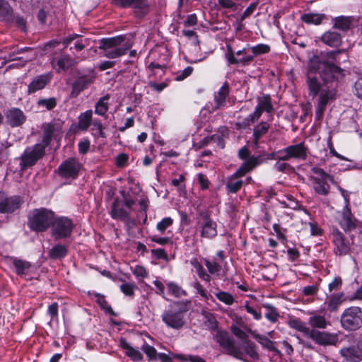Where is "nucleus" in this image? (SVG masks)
<instances>
[{"label":"nucleus","mask_w":362,"mask_h":362,"mask_svg":"<svg viewBox=\"0 0 362 362\" xmlns=\"http://www.w3.org/2000/svg\"><path fill=\"white\" fill-rule=\"evenodd\" d=\"M345 76V70L341 66L314 55L309 59L305 71L308 95L312 99L315 98L323 87L337 89Z\"/></svg>","instance_id":"obj_1"},{"label":"nucleus","mask_w":362,"mask_h":362,"mask_svg":"<svg viewBox=\"0 0 362 362\" xmlns=\"http://www.w3.org/2000/svg\"><path fill=\"white\" fill-rule=\"evenodd\" d=\"M126 40L125 35L102 38L100 40L99 49L103 51V56L107 58L121 57L125 55L132 47V43Z\"/></svg>","instance_id":"obj_2"},{"label":"nucleus","mask_w":362,"mask_h":362,"mask_svg":"<svg viewBox=\"0 0 362 362\" xmlns=\"http://www.w3.org/2000/svg\"><path fill=\"white\" fill-rule=\"evenodd\" d=\"M189 310L188 301H175L162 315V321L167 327L174 329H181L186 323L185 315Z\"/></svg>","instance_id":"obj_3"},{"label":"nucleus","mask_w":362,"mask_h":362,"mask_svg":"<svg viewBox=\"0 0 362 362\" xmlns=\"http://www.w3.org/2000/svg\"><path fill=\"white\" fill-rule=\"evenodd\" d=\"M55 213L45 207H40L32 210L28 216V226L31 231L35 233L46 232L49 228Z\"/></svg>","instance_id":"obj_4"},{"label":"nucleus","mask_w":362,"mask_h":362,"mask_svg":"<svg viewBox=\"0 0 362 362\" xmlns=\"http://www.w3.org/2000/svg\"><path fill=\"white\" fill-rule=\"evenodd\" d=\"M251 55L237 58L235 57V51L230 45H226V52L225 59L228 65H240L246 66L250 65L255 57L262 54H268L271 51V47L269 45L259 43L255 46H250Z\"/></svg>","instance_id":"obj_5"},{"label":"nucleus","mask_w":362,"mask_h":362,"mask_svg":"<svg viewBox=\"0 0 362 362\" xmlns=\"http://www.w3.org/2000/svg\"><path fill=\"white\" fill-rule=\"evenodd\" d=\"M111 3L121 9H131L134 18L139 21L147 18L154 7L151 0H111Z\"/></svg>","instance_id":"obj_6"},{"label":"nucleus","mask_w":362,"mask_h":362,"mask_svg":"<svg viewBox=\"0 0 362 362\" xmlns=\"http://www.w3.org/2000/svg\"><path fill=\"white\" fill-rule=\"evenodd\" d=\"M214 339L223 349L224 354L243 362H250L244 357V352L235 345V340L227 331L223 329L217 330Z\"/></svg>","instance_id":"obj_7"},{"label":"nucleus","mask_w":362,"mask_h":362,"mask_svg":"<svg viewBox=\"0 0 362 362\" xmlns=\"http://www.w3.org/2000/svg\"><path fill=\"white\" fill-rule=\"evenodd\" d=\"M342 329L347 332H355L362 327V309L358 306H350L340 316Z\"/></svg>","instance_id":"obj_8"},{"label":"nucleus","mask_w":362,"mask_h":362,"mask_svg":"<svg viewBox=\"0 0 362 362\" xmlns=\"http://www.w3.org/2000/svg\"><path fill=\"white\" fill-rule=\"evenodd\" d=\"M74 223L72 219L66 216H54V221L51 225V234L55 240L66 239L71 237Z\"/></svg>","instance_id":"obj_9"},{"label":"nucleus","mask_w":362,"mask_h":362,"mask_svg":"<svg viewBox=\"0 0 362 362\" xmlns=\"http://www.w3.org/2000/svg\"><path fill=\"white\" fill-rule=\"evenodd\" d=\"M46 147L40 143L35 144L31 147H27L22 153L20 160V168L25 170L34 166L39 160L45 155Z\"/></svg>","instance_id":"obj_10"},{"label":"nucleus","mask_w":362,"mask_h":362,"mask_svg":"<svg viewBox=\"0 0 362 362\" xmlns=\"http://www.w3.org/2000/svg\"><path fill=\"white\" fill-rule=\"evenodd\" d=\"M311 172L315 175V176L311 177L315 192L320 195H328L330 191V186L328 181L333 182V176L317 166L313 167Z\"/></svg>","instance_id":"obj_11"},{"label":"nucleus","mask_w":362,"mask_h":362,"mask_svg":"<svg viewBox=\"0 0 362 362\" xmlns=\"http://www.w3.org/2000/svg\"><path fill=\"white\" fill-rule=\"evenodd\" d=\"M82 168V164L75 157H70L62 162L56 170L58 175L65 180H76Z\"/></svg>","instance_id":"obj_12"},{"label":"nucleus","mask_w":362,"mask_h":362,"mask_svg":"<svg viewBox=\"0 0 362 362\" xmlns=\"http://www.w3.org/2000/svg\"><path fill=\"white\" fill-rule=\"evenodd\" d=\"M337 90L334 88H321L317 97V105L315 108V119L320 120L322 119L327 106L334 101L337 98Z\"/></svg>","instance_id":"obj_13"},{"label":"nucleus","mask_w":362,"mask_h":362,"mask_svg":"<svg viewBox=\"0 0 362 362\" xmlns=\"http://www.w3.org/2000/svg\"><path fill=\"white\" fill-rule=\"evenodd\" d=\"M330 236L333 244V251L336 255L344 256L349 253L351 243L344 234L336 226L330 229Z\"/></svg>","instance_id":"obj_14"},{"label":"nucleus","mask_w":362,"mask_h":362,"mask_svg":"<svg viewBox=\"0 0 362 362\" xmlns=\"http://www.w3.org/2000/svg\"><path fill=\"white\" fill-rule=\"evenodd\" d=\"M308 338L312 339L316 344L323 346H337L339 342V334L326 331H320L312 329Z\"/></svg>","instance_id":"obj_15"},{"label":"nucleus","mask_w":362,"mask_h":362,"mask_svg":"<svg viewBox=\"0 0 362 362\" xmlns=\"http://www.w3.org/2000/svg\"><path fill=\"white\" fill-rule=\"evenodd\" d=\"M22 204L19 196H8L5 192L0 191V214H11L18 210Z\"/></svg>","instance_id":"obj_16"},{"label":"nucleus","mask_w":362,"mask_h":362,"mask_svg":"<svg viewBox=\"0 0 362 362\" xmlns=\"http://www.w3.org/2000/svg\"><path fill=\"white\" fill-rule=\"evenodd\" d=\"M6 124L11 128L21 127L26 121L27 117L18 107L8 109L4 113Z\"/></svg>","instance_id":"obj_17"},{"label":"nucleus","mask_w":362,"mask_h":362,"mask_svg":"<svg viewBox=\"0 0 362 362\" xmlns=\"http://www.w3.org/2000/svg\"><path fill=\"white\" fill-rule=\"evenodd\" d=\"M52 79V74L50 72L35 76L28 85V94H34L37 91L43 90L50 83Z\"/></svg>","instance_id":"obj_18"},{"label":"nucleus","mask_w":362,"mask_h":362,"mask_svg":"<svg viewBox=\"0 0 362 362\" xmlns=\"http://www.w3.org/2000/svg\"><path fill=\"white\" fill-rule=\"evenodd\" d=\"M95 81L93 74L82 75L76 78L71 86L70 97L75 98L84 90L87 89Z\"/></svg>","instance_id":"obj_19"},{"label":"nucleus","mask_w":362,"mask_h":362,"mask_svg":"<svg viewBox=\"0 0 362 362\" xmlns=\"http://www.w3.org/2000/svg\"><path fill=\"white\" fill-rule=\"evenodd\" d=\"M357 219L351 214L349 207L343 211L341 218L339 221V224L345 233H350L357 228Z\"/></svg>","instance_id":"obj_20"},{"label":"nucleus","mask_w":362,"mask_h":362,"mask_svg":"<svg viewBox=\"0 0 362 362\" xmlns=\"http://www.w3.org/2000/svg\"><path fill=\"white\" fill-rule=\"evenodd\" d=\"M230 94V86L228 81H225L218 91L214 93V102L215 110L226 106V100Z\"/></svg>","instance_id":"obj_21"},{"label":"nucleus","mask_w":362,"mask_h":362,"mask_svg":"<svg viewBox=\"0 0 362 362\" xmlns=\"http://www.w3.org/2000/svg\"><path fill=\"white\" fill-rule=\"evenodd\" d=\"M197 224L200 228L202 238L212 239L217 235V223L213 219L208 221H197Z\"/></svg>","instance_id":"obj_22"},{"label":"nucleus","mask_w":362,"mask_h":362,"mask_svg":"<svg viewBox=\"0 0 362 362\" xmlns=\"http://www.w3.org/2000/svg\"><path fill=\"white\" fill-rule=\"evenodd\" d=\"M287 149L290 153L291 159L304 161L308 158L309 149L303 141L288 146Z\"/></svg>","instance_id":"obj_23"},{"label":"nucleus","mask_w":362,"mask_h":362,"mask_svg":"<svg viewBox=\"0 0 362 362\" xmlns=\"http://www.w3.org/2000/svg\"><path fill=\"white\" fill-rule=\"evenodd\" d=\"M339 354L346 362H361L362 353L358 345L344 346L339 350Z\"/></svg>","instance_id":"obj_24"},{"label":"nucleus","mask_w":362,"mask_h":362,"mask_svg":"<svg viewBox=\"0 0 362 362\" xmlns=\"http://www.w3.org/2000/svg\"><path fill=\"white\" fill-rule=\"evenodd\" d=\"M346 296L344 292H339L331 294L327 298L325 303L327 305V310L329 313H336L342 303L346 301Z\"/></svg>","instance_id":"obj_25"},{"label":"nucleus","mask_w":362,"mask_h":362,"mask_svg":"<svg viewBox=\"0 0 362 362\" xmlns=\"http://www.w3.org/2000/svg\"><path fill=\"white\" fill-rule=\"evenodd\" d=\"M332 28L346 33L353 27L354 17L351 16H339L332 18Z\"/></svg>","instance_id":"obj_26"},{"label":"nucleus","mask_w":362,"mask_h":362,"mask_svg":"<svg viewBox=\"0 0 362 362\" xmlns=\"http://www.w3.org/2000/svg\"><path fill=\"white\" fill-rule=\"evenodd\" d=\"M320 40L325 45L333 48H337L342 44L341 34L333 30L325 32L320 37Z\"/></svg>","instance_id":"obj_27"},{"label":"nucleus","mask_w":362,"mask_h":362,"mask_svg":"<svg viewBox=\"0 0 362 362\" xmlns=\"http://www.w3.org/2000/svg\"><path fill=\"white\" fill-rule=\"evenodd\" d=\"M78 124H72L71 129L76 131V129L86 132L93 122V111L92 110H88L83 112H81L78 117Z\"/></svg>","instance_id":"obj_28"},{"label":"nucleus","mask_w":362,"mask_h":362,"mask_svg":"<svg viewBox=\"0 0 362 362\" xmlns=\"http://www.w3.org/2000/svg\"><path fill=\"white\" fill-rule=\"evenodd\" d=\"M122 202L116 197L111 206L110 216L113 219L125 221L129 218V213L124 209Z\"/></svg>","instance_id":"obj_29"},{"label":"nucleus","mask_w":362,"mask_h":362,"mask_svg":"<svg viewBox=\"0 0 362 362\" xmlns=\"http://www.w3.org/2000/svg\"><path fill=\"white\" fill-rule=\"evenodd\" d=\"M50 63L57 73H61L69 69L71 64V57L68 54H64L57 60L54 56L51 58Z\"/></svg>","instance_id":"obj_30"},{"label":"nucleus","mask_w":362,"mask_h":362,"mask_svg":"<svg viewBox=\"0 0 362 362\" xmlns=\"http://www.w3.org/2000/svg\"><path fill=\"white\" fill-rule=\"evenodd\" d=\"M249 332L252 337L257 340L263 348L268 351H272L277 354H281V351L275 346L274 341L270 340L268 337L263 334L257 333L256 331H253L249 329Z\"/></svg>","instance_id":"obj_31"},{"label":"nucleus","mask_w":362,"mask_h":362,"mask_svg":"<svg viewBox=\"0 0 362 362\" xmlns=\"http://www.w3.org/2000/svg\"><path fill=\"white\" fill-rule=\"evenodd\" d=\"M119 346L126 350L125 354L134 362H139L143 360L142 354L136 349L132 346L125 338L121 337L119 341Z\"/></svg>","instance_id":"obj_32"},{"label":"nucleus","mask_w":362,"mask_h":362,"mask_svg":"<svg viewBox=\"0 0 362 362\" xmlns=\"http://www.w3.org/2000/svg\"><path fill=\"white\" fill-rule=\"evenodd\" d=\"M9 258L12 261L15 272L18 276L22 277L29 273L33 266L31 262L16 257H10Z\"/></svg>","instance_id":"obj_33"},{"label":"nucleus","mask_w":362,"mask_h":362,"mask_svg":"<svg viewBox=\"0 0 362 362\" xmlns=\"http://www.w3.org/2000/svg\"><path fill=\"white\" fill-rule=\"evenodd\" d=\"M325 19H327V16L325 13H306L300 17V20L304 23L315 25H320Z\"/></svg>","instance_id":"obj_34"},{"label":"nucleus","mask_w":362,"mask_h":362,"mask_svg":"<svg viewBox=\"0 0 362 362\" xmlns=\"http://www.w3.org/2000/svg\"><path fill=\"white\" fill-rule=\"evenodd\" d=\"M69 253L68 247L62 244H55L49 251L48 257L51 259H62Z\"/></svg>","instance_id":"obj_35"},{"label":"nucleus","mask_w":362,"mask_h":362,"mask_svg":"<svg viewBox=\"0 0 362 362\" xmlns=\"http://www.w3.org/2000/svg\"><path fill=\"white\" fill-rule=\"evenodd\" d=\"M256 164L255 160L251 159L250 157L240 165L239 168L233 174V177H242L245 176L247 173L256 168Z\"/></svg>","instance_id":"obj_36"},{"label":"nucleus","mask_w":362,"mask_h":362,"mask_svg":"<svg viewBox=\"0 0 362 362\" xmlns=\"http://www.w3.org/2000/svg\"><path fill=\"white\" fill-rule=\"evenodd\" d=\"M269 129V124L267 122H261L253 129V144L257 147L260 138L266 134Z\"/></svg>","instance_id":"obj_37"},{"label":"nucleus","mask_w":362,"mask_h":362,"mask_svg":"<svg viewBox=\"0 0 362 362\" xmlns=\"http://www.w3.org/2000/svg\"><path fill=\"white\" fill-rule=\"evenodd\" d=\"M288 327L303 333L305 337H308L312 329L307 327L305 323L299 318L290 319L287 322Z\"/></svg>","instance_id":"obj_38"},{"label":"nucleus","mask_w":362,"mask_h":362,"mask_svg":"<svg viewBox=\"0 0 362 362\" xmlns=\"http://www.w3.org/2000/svg\"><path fill=\"white\" fill-rule=\"evenodd\" d=\"M55 132V126L52 123H46L43 125V136L42 142L40 143L45 147H47L50 145L54 133Z\"/></svg>","instance_id":"obj_39"},{"label":"nucleus","mask_w":362,"mask_h":362,"mask_svg":"<svg viewBox=\"0 0 362 362\" xmlns=\"http://www.w3.org/2000/svg\"><path fill=\"white\" fill-rule=\"evenodd\" d=\"M110 95L106 94L101 97L95 105V113L98 115L104 117L106 115L109 110L108 100H110Z\"/></svg>","instance_id":"obj_40"},{"label":"nucleus","mask_w":362,"mask_h":362,"mask_svg":"<svg viewBox=\"0 0 362 362\" xmlns=\"http://www.w3.org/2000/svg\"><path fill=\"white\" fill-rule=\"evenodd\" d=\"M262 306L266 309L264 317L267 320L272 324L277 322L280 317L277 308L268 303H262Z\"/></svg>","instance_id":"obj_41"},{"label":"nucleus","mask_w":362,"mask_h":362,"mask_svg":"<svg viewBox=\"0 0 362 362\" xmlns=\"http://www.w3.org/2000/svg\"><path fill=\"white\" fill-rule=\"evenodd\" d=\"M243 349L246 355L253 360H259V354L257 351V345L250 339L246 340L243 343Z\"/></svg>","instance_id":"obj_42"},{"label":"nucleus","mask_w":362,"mask_h":362,"mask_svg":"<svg viewBox=\"0 0 362 362\" xmlns=\"http://www.w3.org/2000/svg\"><path fill=\"white\" fill-rule=\"evenodd\" d=\"M13 10L5 0H0V21H10L13 18Z\"/></svg>","instance_id":"obj_43"},{"label":"nucleus","mask_w":362,"mask_h":362,"mask_svg":"<svg viewBox=\"0 0 362 362\" xmlns=\"http://www.w3.org/2000/svg\"><path fill=\"white\" fill-rule=\"evenodd\" d=\"M93 295L96 298V303L98 304L101 310H104L106 313H108L112 316L117 315L111 305L106 300L105 296L104 295L99 293H94Z\"/></svg>","instance_id":"obj_44"},{"label":"nucleus","mask_w":362,"mask_h":362,"mask_svg":"<svg viewBox=\"0 0 362 362\" xmlns=\"http://www.w3.org/2000/svg\"><path fill=\"white\" fill-rule=\"evenodd\" d=\"M309 325L312 327L311 329H325L329 322L326 320L325 316L315 315L309 317Z\"/></svg>","instance_id":"obj_45"},{"label":"nucleus","mask_w":362,"mask_h":362,"mask_svg":"<svg viewBox=\"0 0 362 362\" xmlns=\"http://www.w3.org/2000/svg\"><path fill=\"white\" fill-rule=\"evenodd\" d=\"M91 127V134L95 139L107 137V134L105 132V127L102 122L99 119H95L93 121Z\"/></svg>","instance_id":"obj_46"},{"label":"nucleus","mask_w":362,"mask_h":362,"mask_svg":"<svg viewBox=\"0 0 362 362\" xmlns=\"http://www.w3.org/2000/svg\"><path fill=\"white\" fill-rule=\"evenodd\" d=\"M238 177H233V175L228 177L226 185V189L228 193H237L243 187V182L241 180H237Z\"/></svg>","instance_id":"obj_47"},{"label":"nucleus","mask_w":362,"mask_h":362,"mask_svg":"<svg viewBox=\"0 0 362 362\" xmlns=\"http://www.w3.org/2000/svg\"><path fill=\"white\" fill-rule=\"evenodd\" d=\"M257 107L263 112L271 113L274 111V107L272 103V98L270 95H264Z\"/></svg>","instance_id":"obj_48"},{"label":"nucleus","mask_w":362,"mask_h":362,"mask_svg":"<svg viewBox=\"0 0 362 362\" xmlns=\"http://www.w3.org/2000/svg\"><path fill=\"white\" fill-rule=\"evenodd\" d=\"M202 315L205 319L204 325L207 327L208 329L211 332L217 330L218 323L214 315L211 313L204 311Z\"/></svg>","instance_id":"obj_49"},{"label":"nucleus","mask_w":362,"mask_h":362,"mask_svg":"<svg viewBox=\"0 0 362 362\" xmlns=\"http://www.w3.org/2000/svg\"><path fill=\"white\" fill-rule=\"evenodd\" d=\"M141 349L146 355L149 361H157V356L158 353L154 346L148 344L146 341H144Z\"/></svg>","instance_id":"obj_50"},{"label":"nucleus","mask_w":362,"mask_h":362,"mask_svg":"<svg viewBox=\"0 0 362 362\" xmlns=\"http://www.w3.org/2000/svg\"><path fill=\"white\" fill-rule=\"evenodd\" d=\"M173 357L182 362H207L199 355L173 354Z\"/></svg>","instance_id":"obj_51"},{"label":"nucleus","mask_w":362,"mask_h":362,"mask_svg":"<svg viewBox=\"0 0 362 362\" xmlns=\"http://www.w3.org/2000/svg\"><path fill=\"white\" fill-rule=\"evenodd\" d=\"M204 262L210 274H218L222 269V266L215 260L205 258Z\"/></svg>","instance_id":"obj_52"},{"label":"nucleus","mask_w":362,"mask_h":362,"mask_svg":"<svg viewBox=\"0 0 362 362\" xmlns=\"http://www.w3.org/2000/svg\"><path fill=\"white\" fill-rule=\"evenodd\" d=\"M38 107H45L47 110H52L57 107V101L54 97L49 98H40L37 100Z\"/></svg>","instance_id":"obj_53"},{"label":"nucleus","mask_w":362,"mask_h":362,"mask_svg":"<svg viewBox=\"0 0 362 362\" xmlns=\"http://www.w3.org/2000/svg\"><path fill=\"white\" fill-rule=\"evenodd\" d=\"M218 300L227 305H231L235 302V298L232 294L228 292L220 291L215 293Z\"/></svg>","instance_id":"obj_54"},{"label":"nucleus","mask_w":362,"mask_h":362,"mask_svg":"<svg viewBox=\"0 0 362 362\" xmlns=\"http://www.w3.org/2000/svg\"><path fill=\"white\" fill-rule=\"evenodd\" d=\"M168 288L169 293L173 295L175 297L179 298L182 296H187V292L182 289V287L174 282L168 283Z\"/></svg>","instance_id":"obj_55"},{"label":"nucleus","mask_w":362,"mask_h":362,"mask_svg":"<svg viewBox=\"0 0 362 362\" xmlns=\"http://www.w3.org/2000/svg\"><path fill=\"white\" fill-rule=\"evenodd\" d=\"M119 288L125 296L132 298L134 296V291L137 288V286L133 283H124L120 285Z\"/></svg>","instance_id":"obj_56"},{"label":"nucleus","mask_w":362,"mask_h":362,"mask_svg":"<svg viewBox=\"0 0 362 362\" xmlns=\"http://www.w3.org/2000/svg\"><path fill=\"white\" fill-rule=\"evenodd\" d=\"M173 223V220L171 217H165L156 225V229L160 233H164L166 229L171 226Z\"/></svg>","instance_id":"obj_57"},{"label":"nucleus","mask_w":362,"mask_h":362,"mask_svg":"<svg viewBox=\"0 0 362 362\" xmlns=\"http://www.w3.org/2000/svg\"><path fill=\"white\" fill-rule=\"evenodd\" d=\"M274 167L278 172L280 173H288L294 171V168L289 163L284 162L281 163L279 160L274 164Z\"/></svg>","instance_id":"obj_58"},{"label":"nucleus","mask_w":362,"mask_h":362,"mask_svg":"<svg viewBox=\"0 0 362 362\" xmlns=\"http://www.w3.org/2000/svg\"><path fill=\"white\" fill-rule=\"evenodd\" d=\"M230 331L237 338L243 340V343L249 339L248 335L235 325L230 326Z\"/></svg>","instance_id":"obj_59"},{"label":"nucleus","mask_w":362,"mask_h":362,"mask_svg":"<svg viewBox=\"0 0 362 362\" xmlns=\"http://www.w3.org/2000/svg\"><path fill=\"white\" fill-rule=\"evenodd\" d=\"M343 284V281L341 276H335L332 281L328 284L329 291H337L341 289Z\"/></svg>","instance_id":"obj_60"},{"label":"nucleus","mask_w":362,"mask_h":362,"mask_svg":"<svg viewBox=\"0 0 362 362\" xmlns=\"http://www.w3.org/2000/svg\"><path fill=\"white\" fill-rule=\"evenodd\" d=\"M47 314L50 317L51 320L58 319L59 316V304L54 302L48 306Z\"/></svg>","instance_id":"obj_61"},{"label":"nucleus","mask_w":362,"mask_h":362,"mask_svg":"<svg viewBox=\"0 0 362 362\" xmlns=\"http://www.w3.org/2000/svg\"><path fill=\"white\" fill-rule=\"evenodd\" d=\"M258 4V1L251 3L249 5V6H247V8L244 11V12L240 15L239 20L240 21H243L250 15H252L255 10L257 8Z\"/></svg>","instance_id":"obj_62"},{"label":"nucleus","mask_w":362,"mask_h":362,"mask_svg":"<svg viewBox=\"0 0 362 362\" xmlns=\"http://www.w3.org/2000/svg\"><path fill=\"white\" fill-rule=\"evenodd\" d=\"M193 67L192 66H187L184 70L179 71L175 76V80L177 81H181L189 76L192 72H193Z\"/></svg>","instance_id":"obj_63"},{"label":"nucleus","mask_w":362,"mask_h":362,"mask_svg":"<svg viewBox=\"0 0 362 362\" xmlns=\"http://www.w3.org/2000/svg\"><path fill=\"white\" fill-rule=\"evenodd\" d=\"M355 95L362 100V76H359L354 83Z\"/></svg>","instance_id":"obj_64"}]
</instances>
